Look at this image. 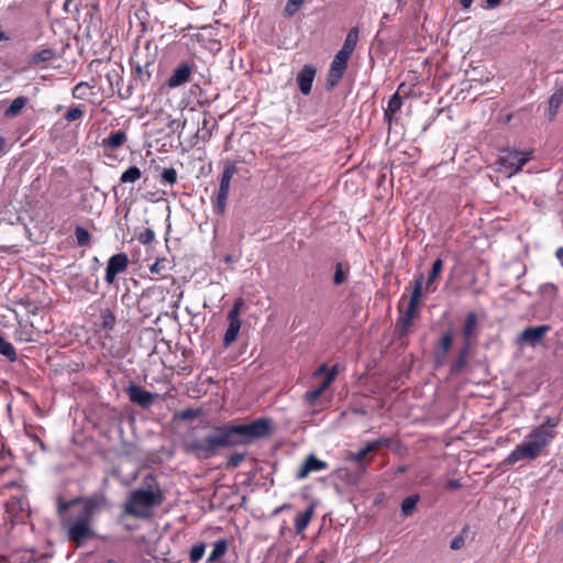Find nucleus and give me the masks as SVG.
<instances>
[{
    "label": "nucleus",
    "mask_w": 563,
    "mask_h": 563,
    "mask_svg": "<svg viewBox=\"0 0 563 563\" xmlns=\"http://www.w3.org/2000/svg\"><path fill=\"white\" fill-rule=\"evenodd\" d=\"M357 42H358V29L352 27L347 32L344 43L339 52L351 56L356 47Z\"/></svg>",
    "instance_id": "22"
},
{
    "label": "nucleus",
    "mask_w": 563,
    "mask_h": 563,
    "mask_svg": "<svg viewBox=\"0 0 563 563\" xmlns=\"http://www.w3.org/2000/svg\"><path fill=\"white\" fill-rule=\"evenodd\" d=\"M559 423V418L545 417L540 426L531 429L525 440L507 455L503 463L506 466H512L522 460L534 461L538 459L542 451L556 438Z\"/></svg>",
    "instance_id": "3"
},
{
    "label": "nucleus",
    "mask_w": 563,
    "mask_h": 563,
    "mask_svg": "<svg viewBox=\"0 0 563 563\" xmlns=\"http://www.w3.org/2000/svg\"><path fill=\"white\" fill-rule=\"evenodd\" d=\"M316 77V68L311 65H305L297 75V84L302 95L311 92L312 84Z\"/></svg>",
    "instance_id": "14"
},
{
    "label": "nucleus",
    "mask_w": 563,
    "mask_h": 563,
    "mask_svg": "<svg viewBox=\"0 0 563 563\" xmlns=\"http://www.w3.org/2000/svg\"><path fill=\"white\" fill-rule=\"evenodd\" d=\"M107 563H119V562L115 561V560L110 559V560L107 561Z\"/></svg>",
    "instance_id": "60"
},
{
    "label": "nucleus",
    "mask_w": 563,
    "mask_h": 563,
    "mask_svg": "<svg viewBox=\"0 0 563 563\" xmlns=\"http://www.w3.org/2000/svg\"><path fill=\"white\" fill-rule=\"evenodd\" d=\"M242 306H243V300L242 299H239V300H236L234 302L232 309L228 313V321L229 322L241 323L240 311H241Z\"/></svg>",
    "instance_id": "37"
},
{
    "label": "nucleus",
    "mask_w": 563,
    "mask_h": 563,
    "mask_svg": "<svg viewBox=\"0 0 563 563\" xmlns=\"http://www.w3.org/2000/svg\"><path fill=\"white\" fill-rule=\"evenodd\" d=\"M129 266V257L125 253L112 255L107 263L104 282L108 285L114 283L118 274L124 272Z\"/></svg>",
    "instance_id": "11"
},
{
    "label": "nucleus",
    "mask_w": 563,
    "mask_h": 563,
    "mask_svg": "<svg viewBox=\"0 0 563 563\" xmlns=\"http://www.w3.org/2000/svg\"><path fill=\"white\" fill-rule=\"evenodd\" d=\"M402 106V100L398 93H395L388 101L387 109L385 110V115L389 117V113H396L400 110Z\"/></svg>",
    "instance_id": "36"
},
{
    "label": "nucleus",
    "mask_w": 563,
    "mask_h": 563,
    "mask_svg": "<svg viewBox=\"0 0 563 563\" xmlns=\"http://www.w3.org/2000/svg\"><path fill=\"white\" fill-rule=\"evenodd\" d=\"M161 261H156L150 266V272L153 274H159L161 273Z\"/></svg>",
    "instance_id": "48"
},
{
    "label": "nucleus",
    "mask_w": 563,
    "mask_h": 563,
    "mask_svg": "<svg viewBox=\"0 0 563 563\" xmlns=\"http://www.w3.org/2000/svg\"><path fill=\"white\" fill-rule=\"evenodd\" d=\"M563 102V87L558 88L549 99V120L555 119L558 111Z\"/></svg>",
    "instance_id": "23"
},
{
    "label": "nucleus",
    "mask_w": 563,
    "mask_h": 563,
    "mask_svg": "<svg viewBox=\"0 0 563 563\" xmlns=\"http://www.w3.org/2000/svg\"><path fill=\"white\" fill-rule=\"evenodd\" d=\"M109 507V500L103 494L59 503L58 514L62 526L67 531V538L77 545H81L91 539L95 536L93 518Z\"/></svg>",
    "instance_id": "2"
},
{
    "label": "nucleus",
    "mask_w": 563,
    "mask_h": 563,
    "mask_svg": "<svg viewBox=\"0 0 563 563\" xmlns=\"http://www.w3.org/2000/svg\"><path fill=\"white\" fill-rule=\"evenodd\" d=\"M126 394L132 402L137 404L142 408L151 407L155 399L154 394L143 389L136 384L129 385L126 388Z\"/></svg>",
    "instance_id": "13"
},
{
    "label": "nucleus",
    "mask_w": 563,
    "mask_h": 563,
    "mask_svg": "<svg viewBox=\"0 0 563 563\" xmlns=\"http://www.w3.org/2000/svg\"><path fill=\"white\" fill-rule=\"evenodd\" d=\"M453 343V333L451 330L446 331L441 340L438 343V349L435 351V364L437 366L443 365L446 354L449 350L451 349Z\"/></svg>",
    "instance_id": "16"
},
{
    "label": "nucleus",
    "mask_w": 563,
    "mask_h": 563,
    "mask_svg": "<svg viewBox=\"0 0 563 563\" xmlns=\"http://www.w3.org/2000/svg\"><path fill=\"white\" fill-rule=\"evenodd\" d=\"M4 145V139L0 136V151L2 150Z\"/></svg>",
    "instance_id": "59"
},
{
    "label": "nucleus",
    "mask_w": 563,
    "mask_h": 563,
    "mask_svg": "<svg viewBox=\"0 0 563 563\" xmlns=\"http://www.w3.org/2000/svg\"><path fill=\"white\" fill-rule=\"evenodd\" d=\"M471 349H472V344L463 343V346L461 347L456 360L453 362V364L451 366L452 373L456 374V373H460L463 371V368L467 364V358H468Z\"/></svg>",
    "instance_id": "21"
},
{
    "label": "nucleus",
    "mask_w": 563,
    "mask_h": 563,
    "mask_svg": "<svg viewBox=\"0 0 563 563\" xmlns=\"http://www.w3.org/2000/svg\"><path fill=\"white\" fill-rule=\"evenodd\" d=\"M53 53L51 49H43L34 56V62H46L51 59Z\"/></svg>",
    "instance_id": "45"
},
{
    "label": "nucleus",
    "mask_w": 563,
    "mask_h": 563,
    "mask_svg": "<svg viewBox=\"0 0 563 563\" xmlns=\"http://www.w3.org/2000/svg\"><path fill=\"white\" fill-rule=\"evenodd\" d=\"M550 288L551 290H555V286L553 284H547L541 287L542 290Z\"/></svg>",
    "instance_id": "56"
},
{
    "label": "nucleus",
    "mask_w": 563,
    "mask_h": 563,
    "mask_svg": "<svg viewBox=\"0 0 563 563\" xmlns=\"http://www.w3.org/2000/svg\"><path fill=\"white\" fill-rule=\"evenodd\" d=\"M302 3L303 0H288L284 9V15L288 18L292 16Z\"/></svg>",
    "instance_id": "39"
},
{
    "label": "nucleus",
    "mask_w": 563,
    "mask_h": 563,
    "mask_svg": "<svg viewBox=\"0 0 563 563\" xmlns=\"http://www.w3.org/2000/svg\"><path fill=\"white\" fill-rule=\"evenodd\" d=\"M93 88V86L89 85L88 82L86 81H80L78 82L74 88H73V97L75 99H79V100H85L87 99L88 97V92Z\"/></svg>",
    "instance_id": "31"
},
{
    "label": "nucleus",
    "mask_w": 563,
    "mask_h": 563,
    "mask_svg": "<svg viewBox=\"0 0 563 563\" xmlns=\"http://www.w3.org/2000/svg\"><path fill=\"white\" fill-rule=\"evenodd\" d=\"M136 69H137L139 73H141V70H142L141 66H137Z\"/></svg>",
    "instance_id": "62"
},
{
    "label": "nucleus",
    "mask_w": 563,
    "mask_h": 563,
    "mask_svg": "<svg viewBox=\"0 0 563 563\" xmlns=\"http://www.w3.org/2000/svg\"><path fill=\"white\" fill-rule=\"evenodd\" d=\"M552 330L550 324H540L525 328L516 339L519 346L537 347L542 344L547 334Z\"/></svg>",
    "instance_id": "8"
},
{
    "label": "nucleus",
    "mask_w": 563,
    "mask_h": 563,
    "mask_svg": "<svg viewBox=\"0 0 563 563\" xmlns=\"http://www.w3.org/2000/svg\"><path fill=\"white\" fill-rule=\"evenodd\" d=\"M443 269V261L441 258H438L433 262L431 272L428 276V279L426 282V290L428 292L434 291L433 284L438 276L441 274Z\"/></svg>",
    "instance_id": "24"
},
{
    "label": "nucleus",
    "mask_w": 563,
    "mask_h": 563,
    "mask_svg": "<svg viewBox=\"0 0 563 563\" xmlns=\"http://www.w3.org/2000/svg\"><path fill=\"white\" fill-rule=\"evenodd\" d=\"M419 501V495H411L405 498L401 503V511L404 516H409L416 509Z\"/></svg>",
    "instance_id": "32"
},
{
    "label": "nucleus",
    "mask_w": 563,
    "mask_h": 563,
    "mask_svg": "<svg viewBox=\"0 0 563 563\" xmlns=\"http://www.w3.org/2000/svg\"><path fill=\"white\" fill-rule=\"evenodd\" d=\"M462 335L463 343H470L473 345V342L477 336V316L475 312L472 311L466 314Z\"/></svg>",
    "instance_id": "15"
},
{
    "label": "nucleus",
    "mask_w": 563,
    "mask_h": 563,
    "mask_svg": "<svg viewBox=\"0 0 563 563\" xmlns=\"http://www.w3.org/2000/svg\"><path fill=\"white\" fill-rule=\"evenodd\" d=\"M327 372H328V367H327V365H325V364H321V365L316 369V372H314V374H313V375H314V376H319V375L324 374V373H327Z\"/></svg>",
    "instance_id": "50"
},
{
    "label": "nucleus",
    "mask_w": 563,
    "mask_h": 563,
    "mask_svg": "<svg viewBox=\"0 0 563 563\" xmlns=\"http://www.w3.org/2000/svg\"><path fill=\"white\" fill-rule=\"evenodd\" d=\"M236 173V166L232 162H227L223 172L221 174L219 189L217 192L216 203H214V212L217 214H223L225 207H227V200L228 195L230 190V183L232 180V177Z\"/></svg>",
    "instance_id": "7"
},
{
    "label": "nucleus",
    "mask_w": 563,
    "mask_h": 563,
    "mask_svg": "<svg viewBox=\"0 0 563 563\" xmlns=\"http://www.w3.org/2000/svg\"><path fill=\"white\" fill-rule=\"evenodd\" d=\"M228 549V542L225 539H219L213 543V549L207 559V563H214L221 556L224 555Z\"/></svg>",
    "instance_id": "26"
},
{
    "label": "nucleus",
    "mask_w": 563,
    "mask_h": 563,
    "mask_svg": "<svg viewBox=\"0 0 563 563\" xmlns=\"http://www.w3.org/2000/svg\"><path fill=\"white\" fill-rule=\"evenodd\" d=\"M555 256H556V258L560 261L561 265L563 266V246H560V247L555 251Z\"/></svg>",
    "instance_id": "52"
},
{
    "label": "nucleus",
    "mask_w": 563,
    "mask_h": 563,
    "mask_svg": "<svg viewBox=\"0 0 563 563\" xmlns=\"http://www.w3.org/2000/svg\"><path fill=\"white\" fill-rule=\"evenodd\" d=\"M398 2V7H397V10L399 11H402L405 4H406V1L405 0H397Z\"/></svg>",
    "instance_id": "54"
},
{
    "label": "nucleus",
    "mask_w": 563,
    "mask_h": 563,
    "mask_svg": "<svg viewBox=\"0 0 563 563\" xmlns=\"http://www.w3.org/2000/svg\"><path fill=\"white\" fill-rule=\"evenodd\" d=\"M195 67L194 62L179 63L167 79V86L169 88H178L189 82Z\"/></svg>",
    "instance_id": "10"
},
{
    "label": "nucleus",
    "mask_w": 563,
    "mask_h": 563,
    "mask_svg": "<svg viewBox=\"0 0 563 563\" xmlns=\"http://www.w3.org/2000/svg\"><path fill=\"white\" fill-rule=\"evenodd\" d=\"M466 533L467 529L464 528L462 532L451 541L450 548L454 551L462 549L465 545Z\"/></svg>",
    "instance_id": "40"
},
{
    "label": "nucleus",
    "mask_w": 563,
    "mask_h": 563,
    "mask_svg": "<svg viewBox=\"0 0 563 563\" xmlns=\"http://www.w3.org/2000/svg\"><path fill=\"white\" fill-rule=\"evenodd\" d=\"M101 325L104 330L111 331L117 322V318L110 308H106L101 311Z\"/></svg>",
    "instance_id": "29"
},
{
    "label": "nucleus",
    "mask_w": 563,
    "mask_h": 563,
    "mask_svg": "<svg viewBox=\"0 0 563 563\" xmlns=\"http://www.w3.org/2000/svg\"><path fill=\"white\" fill-rule=\"evenodd\" d=\"M407 470L405 465L398 467V473H404Z\"/></svg>",
    "instance_id": "58"
},
{
    "label": "nucleus",
    "mask_w": 563,
    "mask_h": 563,
    "mask_svg": "<svg viewBox=\"0 0 563 563\" xmlns=\"http://www.w3.org/2000/svg\"><path fill=\"white\" fill-rule=\"evenodd\" d=\"M163 501V494L159 488H137L131 492L123 505L122 516H132L139 519H147L152 516L153 509Z\"/></svg>",
    "instance_id": "4"
},
{
    "label": "nucleus",
    "mask_w": 563,
    "mask_h": 563,
    "mask_svg": "<svg viewBox=\"0 0 563 563\" xmlns=\"http://www.w3.org/2000/svg\"><path fill=\"white\" fill-rule=\"evenodd\" d=\"M391 442H393V440L390 438L382 437L374 441H371V444L374 445V451H376L383 446H386V448L390 446Z\"/></svg>",
    "instance_id": "44"
},
{
    "label": "nucleus",
    "mask_w": 563,
    "mask_h": 563,
    "mask_svg": "<svg viewBox=\"0 0 563 563\" xmlns=\"http://www.w3.org/2000/svg\"><path fill=\"white\" fill-rule=\"evenodd\" d=\"M423 280V274H419L413 284V289L408 302L407 310L399 318L396 324V331L398 332L399 338L406 335L413 323L415 314L418 310L419 301L422 297Z\"/></svg>",
    "instance_id": "5"
},
{
    "label": "nucleus",
    "mask_w": 563,
    "mask_h": 563,
    "mask_svg": "<svg viewBox=\"0 0 563 563\" xmlns=\"http://www.w3.org/2000/svg\"><path fill=\"white\" fill-rule=\"evenodd\" d=\"M73 0H66L65 3H64V11L65 12H69V4L71 3Z\"/></svg>",
    "instance_id": "55"
},
{
    "label": "nucleus",
    "mask_w": 563,
    "mask_h": 563,
    "mask_svg": "<svg viewBox=\"0 0 563 563\" xmlns=\"http://www.w3.org/2000/svg\"><path fill=\"white\" fill-rule=\"evenodd\" d=\"M206 545L203 542L196 543L190 549L189 560L191 563H198L205 555Z\"/></svg>",
    "instance_id": "35"
},
{
    "label": "nucleus",
    "mask_w": 563,
    "mask_h": 563,
    "mask_svg": "<svg viewBox=\"0 0 563 563\" xmlns=\"http://www.w3.org/2000/svg\"><path fill=\"white\" fill-rule=\"evenodd\" d=\"M244 454H233L229 457L228 465L231 467H236L244 460Z\"/></svg>",
    "instance_id": "46"
},
{
    "label": "nucleus",
    "mask_w": 563,
    "mask_h": 563,
    "mask_svg": "<svg viewBox=\"0 0 563 563\" xmlns=\"http://www.w3.org/2000/svg\"><path fill=\"white\" fill-rule=\"evenodd\" d=\"M177 181V170L174 167L164 168L159 176L162 185H174Z\"/></svg>",
    "instance_id": "34"
},
{
    "label": "nucleus",
    "mask_w": 563,
    "mask_h": 563,
    "mask_svg": "<svg viewBox=\"0 0 563 563\" xmlns=\"http://www.w3.org/2000/svg\"><path fill=\"white\" fill-rule=\"evenodd\" d=\"M531 152H519L516 150H503L498 157L499 172L511 177L522 169V167L531 159Z\"/></svg>",
    "instance_id": "6"
},
{
    "label": "nucleus",
    "mask_w": 563,
    "mask_h": 563,
    "mask_svg": "<svg viewBox=\"0 0 563 563\" xmlns=\"http://www.w3.org/2000/svg\"><path fill=\"white\" fill-rule=\"evenodd\" d=\"M75 236L79 246H87L90 244L91 235L87 229L79 225L76 227Z\"/></svg>",
    "instance_id": "33"
},
{
    "label": "nucleus",
    "mask_w": 563,
    "mask_h": 563,
    "mask_svg": "<svg viewBox=\"0 0 563 563\" xmlns=\"http://www.w3.org/2000/svg\"><path fill=\"white\" fill-rule=\"evenodd\" d=\"M0 354L5 356L11 362L16 361V357H18L14 346L10 342L4 340L1 335H0Z\"/></svg>",
    "instance_id": "30"
},
{
    "label": "nucleus",
    "mask_w": 563,
    "mask_h": 563,
    "mask_svg": "<svg viewBox=\"0 0 563 563\" xmlns=\"http://www.w3.org/2000/svg\"><path fill=\"white\" fill-rule=\"evenodd\" d=\"M345 279H346V271L344 269L343 264L336 263L334 274H333V284L335 286H339V285L343 284L345 282Z\"/></svg>",
    "instance_id": "38"
},
{
    "label": "nucleus",
    "mask_w": 563,
    "mask_h": 563,
    "mask_svg": "<svg viewBox=\"0 0 563 563\" xmlns=\"http://www.w3.org/2000/svg\"><path fill=\"white\" fill-rule=\"evenodd\" d=\"M155 239V233L152 229H145L137 235V241L143 245L151 244Z\"/></svg>",
    "instance_id": "42"
},
{
    "label": "nucleus",
    "mask_w": 563,
    "mask_h": 563,
    "mask_svg": "<svg viewBox=\"0 0 563 563\" xmlns=\"http://www.w3.org/2000/svg\"><path fill=\"white\" fill-rule=\"evenodd\" d=\"M126 133L118 130L112 131L106 139L102 140V146L110 150H117L126 142Z\"/></svg>",
    "instance_id": "19"
},
{
    "label": "nucleus",
    "mask_w": 563,
    "mask_h": 563,
    "mask_svg": "<svg viewBox=\"0 0 563 563\" xmlns=\"http://www.w3.org/2000/svg\"><path fill=\"white\" fill-rule=\"evenodd\" d=\"M207 432L202 437L195 435L194 428L185 441L184 446L187 453L199 460H208L216 456L220 450L236 445L250 444L254 440L263 439L272 432V420L258 418L250 423L243 424H205Z\"/></svg>",
    "instance_id": "1"
},
{
    "label": "nucleus",
    "mask_w": 563,
    "mask_h": 563,
    "mask_svg": "<svg viewBox=\"0 0 563 563\" xmlns=\"http://www.w3.org/2000/svg\"><path fill=\"white\" fill-rule=\"evenodd\" d=\"M142 176V172L137 166H130L125 172L122 173L120 181L122 184L135 183Z\"/></svg>",
    "instance_id": "28"
},
{
    "label": "nucleus",
    "mask_w": 563,
    "mask_h": 563,
    "mask_svg": "<svg viewBox=\"0 0 563 563\" xmlns=\"http://www.w3.org/2000/svg\"><path fill=\"white\" fill-rule=\"evenodd\" d=\"M314 504H310L305 511L297 515L295 518V530L297 534H301L307 527L309 526L313 514H314Z\"/></svg>",
    "instance_id": "18"
},
{
    "label": "nucleus",
    "mask_w": 563,
    "mask_h": 563,
    "mask_svg": "<svg viewBox=\"0 0 563 563\" xmlns=\"http://www.w3.org/2000/svg\"><path fill=\"white\" fill-rule=\"evenodd\" d=\"M290 508H291V505H290V504H287V503H286V504H283L282 506L277 507V508L274 510L273 515H275V516H276V515L280 514L282 511H284V510H286V509H290Z\"/></svg>",
    "instance_id": "49"
},
{
    "label": "nucleus",
    "mask_w": 563,
    "mask_h": 563,
    "mask_svg": "<svg viewBox=\"0 0 563 563\" xmlns=\"http://www.w3.org/2000/svg\"><path fill=\"white\" fill-rule=\"evenodd\" d=\"M503 0H486L487 8L494 9L500 4Z\"/></svg>",
    "instance_id": "51"
},
{
    "label": "nucleus",
    "mask_w": 563,
    "mask_h": 563,
    "mask_svg": "<svg viewBox=\"0 0 563 563\" xmlns=\"http://www.w3.org/2000/svg\"><path fill=\"white\" fill-rule=\"evenodd\" d=\"M27 103H29L27 97H25V96L16 97L15 99L12 100L10 106L3 111L4 118H7V119L16 118Z\"/></svg>",
    "instance_id": "20"
},
{
    "label": "nucleus",
    "mask_w": 563,
    "mask_h": 563,
    "mask_svg": "<svg viewBox=\"0 0 563 563\" xmlns=\"http://www.w3.org/2000/svg\"><path fill=\"white\" fill-rule=\"evenodd\" d=\"M200 415H201L200 409L187 408L179 412V418L181 420H192V419L199 417Z\"/></svg>",
    "instance_id": "43"
},
{
    "label": "nucleus",
    "mask_w": 563,
    "mask_h": 563,
    "mask_svg": "<svg viewBox=\"0 0 563 563\" xmlns=\"http://www.w3.org/2000/svg\"><path fill=\"white\" fill-rule=\"evenodd\" d=\"M460 487H461V483L457 479H450L446 483V488L450 490H455V489H459Z\"/></svg>",
    "instance_id": "47"
},
{
    "label": "nucleus",
    "mask_w": 563,
    "mask_h": 563,
    "mask_svg": "<svg viewBox=\"0 0 563 563\" xmlns=\"http://www.w3.org/2000/svg\"><path fill=\"white\" fill-rule=\"evenodd\" d=\"M373 451H374V445H372L371 442H367L365 444V446L362 448L358 452L350 453L349 454V460L354 462V463H357L361 472H365V466L363 464V460L365 459V456L368 453H371Z\"/></svg>",
    "instance_id": "25"
},
{
    "label": "nucleus",
    "mask_w": 563,
    "mask_h": 563,
    "mask_svg": "<svg viewBox=\"0 0 563 563\" xmlns=\"http://www.w3.org/2000/svg\"><path fill=\"white\" fill-rule=\"evenodd\" d=\"M82 115H84V110H82L81 106H75V107L69 108V110L66 112L65 119L68 122H73V121L80 119Z\"/></svg>",
    "instance_id": "41"
},
{
    "label": "nucleus",
    "mask_w": 563,
    "mask_h": 563,
    "mask_svg": "<svg viewBox=\"0 0 563 563\" xmlns=\"http://www.w3.org/2000/svg\"><path fill=\"white\" fill-rule=\"evenodd\" d=\"M336 375V367H332L331 371L327 374V377L322 382V384L312 390H309L305 394V399L309 405H313L316 400L322 395V393L331 385L334 377Z\"/></svg>",
    "instance_id": "17"
},
{
    "label": "nucleus",
    "mask_w": 563,
    "mask_h": 563,
    "mask_svg": "<svg viewBox=\"0 0 563 563\" xmlns=\"http://www.w3.org/2000/svg\"><path fill=\"white\" fill-rule=\"evenodd\" d=\"M351 56L338 52L330 65L327 84L330 88L335 87L342 79Z\"/></svg>",
    "instance_id": "9"
},
{
    "label": "nucleus",
    "mask_w": 563,
    "mask_h": 563,
    "mask_svg": "<svg viewBox=\"0 0 563 563\" xmlns=\"http://www.w3.org/2000/svg\"><path fill=\"white\" fill-rule=\"evenodd\" d=\"M327 467V462L319 460L314 454H309L298 468L295 477L301 481L307 478L312 472H320Z\"/></svg>",
    "instance_id": "12"
},
{
    "label": "nucleus",
    "mask_w": 563,
    "mask_h": 563,
    "mask_svg": "<svg viewBox=\"0 0 563 563\" xmlns=\"http://www.w3.org/2000/svg\"><path fill=\"white\" fill-rule=\"evenodd\" d=\"M460 3L464 9H467L473 3V0H460Z\"/></svg>",
    "instance_id": "53"
},
{
    "label": "nucleus",
    "mask_w": 563,
    "mask_h": 563,
    "mask_svg": "<svg viewBox=\"0 0 563 563\" xmlns=\"http://www.w3.org/2000/svg\"><path fill=\"white\" fill-rule=\"evenodd\" d=\"M144 305V299L142 298L140 301H139V308H140V311L144 312L145 311V307L143 306Z\"/></svg>",
    "instance_id": "57"
},
{
    "label": "nucleus",
    "mask_w": 563,
    "mask_h": 563,
    "mask_svg": "<svg viewBox=\"0 0 563 563\" xmlns=\"http://www.w3.org/2000/svg\"><path fill=\"white\" fill-rule=\"evenodd\" d=\"M225 261H227V262H230V261H231V256H230V255H229V256H227V257H225Z\"/></svg>",
    "instance_id": "61"
},
{
    "label": "nucleus",
    "mask_w": 563,
    "mask_h": 563,
    "mask_svg": "<svg viewBox=\"0 0 563 563\" xmlns=\"http://www.w3.org/2000/svg\"><path fill=\"white\" fill-rule=\"evenodd\" d=\"M242 323L229 322L223 336V345L229 347L238 338Z\"/></svg>",
    "instance_id": "27"
}]
</instances>
